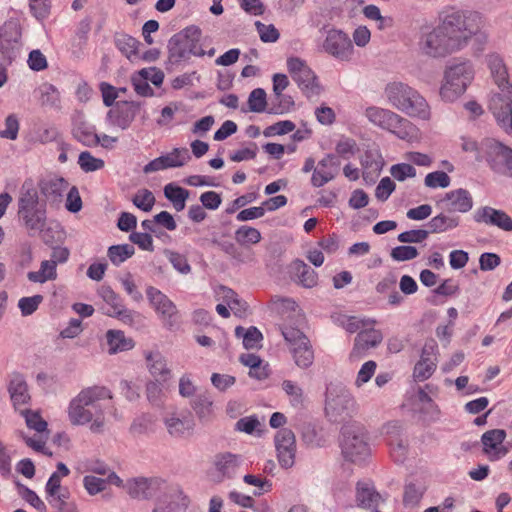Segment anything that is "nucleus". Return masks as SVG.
<instances>
[{
	"label": "nucleus",
	"mask_w": 512,
	"mask_h": 512,
	"mask_svg": "<svg viewBox=\"0 0 512 512\" xmlns=\"http://www.w3.org/2000/svg\"><path fill=\"white\" fill-rule=\"evenodd\" d=\"M489 109L505 130H512V89L494 94L490 99Z\"/></svg>",
	"instance_id": "nucleus-16"
},
{
	"label": "nucleus",
	"mask_w": 512,
	"mask_h": 512,
	"mask_svg": "<svg viewBox=\"0 0 512 512\" xmlns=\"http://www.w3.org/2000/svg\"><path fill=\"white\" fill-rule=\"evenodd\" d=\"M214 465L220 474L217 481L221 482L225 478L232 479L236 476L240 466V459L239 456L230 452L219 453L215 456Z\"/></svg>",
	"instance_id": "nucleus-28"
},
{
	"label": "nucleus",
	"mask_w": 512,
	"mask_h": 512,
	"mask_svg": "<svg viewBox=\"0 0 512 512\" xmlns=\"http://www.w3.org/2000/svg\"><path fill=\"white\" fill-rule=\"evenodd\" d=\"M355 498L357 505L364 509H375L384 501L370 481L357 482Z\"/></svg>",
	"instance_id": "nucleus-26"
},
{
	"label": "nucleus",
	"mask_w": 512,
	"mask_h": 512,
	"mask_svg": "<svg viewBox=\"0 0 512 512\" xmlns=\"http://www.w3.org/2000/svg\"><path fill=\"white\" fill-rule=\"evenodd\" d=\"M72 135L85 147H97L100 143L95 126L84 120L82 115L73 119Z\"/></svg>",
	"instance_id": "nucleus-24"
},
{
	"label": "nucleus",
	"mask_w": 512,
	"mask_h": 512,
	"mask_svg": "<svg viewBox=\"0 0 512 512\" xmlns=\"http://www.w3.org/2000/svg\"><path fill=\"white\" fill-rule=\"evenodd\" d=\"M293 271L299 279V283L305 288H313L318 283V274L308 264L300 259H296L293 264Z\"/></svg>",
	"instance_id": "nucleus-34"
},
{
	"label": "nucleus",
	"mask_w": 512,
	"mask_h": 512,
	"mask_svg": "<svg viewBox=\"0 0 512 512\" xmlns=\"http://www.w3.org/2000/svg\"><path fill=\"white\" fill-rule=\"evenodd\" d=\"M275 447L282 468H291L295 463L296 441L292 430L280 429L275 436Z\"/></svg>",
	"instance_id": "nucleus-15"
},
{
	"label": "nucleus",
	"mask_w": 512,
	"mask_h": 512,
	"mask_svg": "<svg viewBox=\"0 0 512 512\" xmlns=\"http://www.w3.org/2000/svg\"><path fill=\"white\" fill-rule=\"evenodd\" d=\"M437 205L447 212L466 213L471 210L473 200L468 190L459 188L450 191L437 202Z\"/></svg>",
	"instance_id": "nucleus-21"
},
{
	"label": "nucleus",
	"mask_w": 512,
	"mask_h": 512,
	"mask_svg": "<svg viewBox=\"0 0 512 512\" xmlns=\"http://www.w3.org/2000/svg\"><path fill=\"white\" fill-rule=\"evenodd\" d=\"M146 294L151 305L154 307L156 312L160 314L164 326L172 329L176 324L175 316L177 314V308L175 304L155 287H148Z\"/></svg>",
	"instance_id": "nucleus-14"
},
{
	"label": "nucleus",
	"mask_w": 512,
	"mask_h": 512,
	"mask_svg": "<svg viewBox=\"0 0 512 512\" xmlns=\"http://www.w3.org/2000/svg\"><path fill=\"white\" fill-rule=\"evenodd\" d=\"M390 173L396 180L405 181L416 176V169L410 164L399 163L391 166Z\"/></svg>",
	"instance_id": "nucleus-57"
},
{
	"label": "nucleus",
	"mask_w": 512,
	"mask_h": 512,
	"mask_svg": "<svg viewBox=\"0 0 512 512\" xmlns=\"http://www.w3.org/2000/svg\"><path fill=\"white\" fill-rule=\"evenodd\" d=\"M140 111V104L135 102H121L111 108L106 120L109 125L116 126L122 130H126L134 121L136 115Z\"/></svg>",
	"instance_id": "nucleus-19"
},
{
	"label": "nucleus",
	"mask_w": 512,
	"mask_h": 512,
	"mask_svg": "<svg viewBox=\"0 0 512 512\" xmlns=\"http://www.w3.org/2000/svg\"><path fill=\"white\" fill-rule=\"evenodd\" d=\"M429 231L424 229H414L402 232L397 239L402 243H421L427 239Z\"/></svg>",
	"instance_id": "nucleus-63"
},
{
	"label": "nucleus",
	"mask_w": 512,
	"mask_h": 512,
	"mask_svg": "<svg viewBox=\"0 0 512 512\" xmlns=\"http://www.w3.org/2000/svg\"><path fill=\"white\" fill-rule=\"evenodd\" d=\"M99 296L109 305L106 311H118L124 307L122 300L118 294H116L111 287L102 286L98 290Z\"/></svg>",
	"instance_id": "nucleus-50"
},
{
	"label": "nucleus",
	"mask_w": 512,
	"mask_h": 512,
	"mask_svg": "<svg viewBox=\"0 0 512 512\" xmlns=\"http://www.w3.org/2000/svg\"><path fill=\"white\" fill-rule=\"evenodd\" d=\"M339 444L343 458L353 464L361 465L371 456L368 433L359 423L341 428Z\"/></svg>",
	"instance_id": "nucleus-5"
},
{
	"label": "nucleus",
	"mask_w": 512,
	"mask_h": 512,
	"mask_svg": "<svg viewBox=\"0 0 512 512\" xmlns=\"http://www.w3.org/2000/svg\"><path fill=\"white\" fill-rule=\"evenodd\" d=\"M391 456L397 463H403L407 455V444L402 439L390 438Z\"/></svg>",
	"instance_id": "nucleus-60"
},
{
	"label": "nucleus",
	"mask_w": 512,
	"mask_h": 512,
	"mask_svg": "<svg viewBox=\"0 0 512 512\" xmlns=\"http://www.w3.org/2000/svg\"><path fill=\"white\" fill-rule=\"evenodd\" d=\"M165 425L170 435L174 437H182L192 429V421L189 419H180L171 416L165 419Z\"/></svg>",
	"instance_id": "nucleus-42"
},
{
	"label": "nucleus",
	"mask_w": 512,
	"mask_h": 512,
	"mask_svg": "<svg viewBox=\"0 0 512 512\" xmlns=\"http://www.w3.org/2000/svg\"><path fill=\"white\" fill-rule=\"evenodd\" d=\"M438 346L434 340L427 341L420 356V360L415 364L413 376L417 381L428 379L436 369V352Z\"/></svg>",
	"instance_id": "nucleus-20"
},
{
	"label": "nucleus",
	"mask_w": 512,
	"mask_h": 512,
	"mask_svg": "<svg viewBox=\"0 0 512 512\" xmlns=\"http://www.w3.org/2000/svg\"><path fill=\"white\" fill-rule=\"evenodd\" d=\"M191 156L187 148H174L170 153L153 159L143 168L144 173H152L168 168L182 167Z\"/></svg>",
	"instance_id": "nucleus-18"
},
{
	"label": "nucleus",
	"mask_w": 512,
	"mask_h": 512,
	"mask_svg": "<svg viewBox=\"0 0 512 512\" xmlns=\"http://www.w3.org/2000/svg\"><path fill=\"white\" fill-rule=\"evenodd\" d=\"M56 268L55 261L44 260L41 262L38 271H30L27 273V278L31 282L41 284L46 281L55 280L57 278Z\"/></svg>",
	"instance_id": "nucleus-36"
},
{
	"label": "nucleus",
	"mask_w": 512,
	"mask_h": 512,
	"mask_svg": "<svg viewBox=\"0 0 512 512\" xmlns=\"http://www.w3.org/2000/svg\"><path fill=\"white\" fill-rule=\"evenodd\" d=\"M459 225L458 217H449L441 213L433 217L429 223V233H442Z\"/></svg>",
	"instance_id": "nucleus-39"
},
{
	"label": "nucleus",
	"mask_w": 512,
	"mask_h": 512,
	"mask_svg": "<svg viewBox=\"0 0 512 512\" xmlns=\"http://www.w3.org/2000/svg\"><path fill=\"white\" fill-rule=\"evenodd\" d=\"M133 204L144 212L152 210L155 204V197L148 189H140L132 198Z\"/></svg>",
	"instance_id": "nucleus-49"
},
{
	"label": "nucleus",
	"mask_w": 512,
	"mask_h": 512,
	"mask_svg": "<svg viewBox=\"0 0 512 512\" xmlns=\"http://www.w3.org/2000/svg\"><path fill=\"white\" fill-rule=\"evenodd\" d=\"M191 407L202 423L211 422L215 418L213 399L208 393L197 395L191 401Z\"/></svg>",
	"instance_id": "nucleus-30"
},
{
	"label": "nucleus",
	"mask_w": 512,
	"mask_h": 512,
	"mask_svg": "<svg viewBox=\"0 0 512 512\" xmlns=\"http://www.w3.org/2000/svg\"><path fill=\"white\" fill-rule=\"evenodd\" d=\"M474 78V68L470 60L454 58L448 62L444 72V83L440 95L452 102L461 96Z\"/></svg>",
	"instance_id": "nucleus-6"
},
{
	"label": "nucleus",
	"mask_w": 512,
	"mask_h": 512,
	"mask_svg": "<svg viewBox=\"0 0 512 512\" xmlns=\"http://www.w3.org/2000/svg\"><path fill=\"white\" fill-rule=\"evenodd\" d=\"M261 238L258 229L247 225L240 226L235 231V240L240 245L257 244L261 241Z\"/></svg>",
	"instance_id": "nucleus-43"
},
{
	"label": "nucleus",
	"mask_w": 512,
	"mask_h": 512,
	"mask_svg": "<svg viewBox=\"0 0 512 512\" xmlns=\"http://www.w3.org/2000/svg\"><path fill=\"white\" fill-rule=\"evenodd\" d=\"M22 32L15 21H7L0 27V68L10 65L17 57Z\"/></svg>",
	"instance_id": "nucleus-10"
},
{
	"label": "nucleus",
	"mask_w": 512,
	"mask_h": 512,
	"mask_svg": "<svg viewBox=\"0 0 512 512\" xmlns=\"http://www.w3.org/2000/svg\"><path fill=\"white\" fill-rule=\"evenodd\" d=\"M292 79L298 84L299 88L308 98H312L320 94L321 87L317 82V77L309 67L302 70Z\"/></svg>",
	"instance_id": "nucleus-32"
},
{
	"label": "nucleus",
	"mask_w": 512,
	"mask_h": 512,
	"mask_svg": "<svg viewBox=\"0 0 512 512\" xmlns=\"http://www.w3.org/2000/svg\"><path fill=\"white\" fill-rule=\"evenodd\" d=\"M384 94L388 103L397 110L423 120L430 118L427 101L409 85L396 81L388 83Z\"/></svg>",
	"instance_id": "nucleus-3"
},
{
	"label": "nucleus",
	"mask_w": 512,
	"mask_h": 512,
	"mask_svg": "<svg viewBox=\"0 0 512 512\" xmlns=\"http://www.w3.org/2000/svg\"><path fill=\"white\" fill-rule=\"evenodd\" d=\"M451 178L444 171H435L428 173L424 179V183L429 188H446L450 185Z\"/></svg>",
	"instance_id": "nucleus-52"
},
{
	"label": "nucleus",
	"mask_w": 512,
	"mask_h": 512,
	"mask_svg": "<svg viewBox=\"0 0 512 512\" xmlns=\"http://www.w3.org/2000/svg\"><path fill=\"white\" fill-rule=\"evenodd\" d=\"M341 162L334 154L325 155L316 165L311 177V185L316 188L323 187L334 180L340 172Z\"/></svg>",
	"instance_id": "nucleus-17"
},
{
	"label": "nucleus",
	"mask_w": 512,
	"mask_h": 512,
	"mask_svg": "<svg viewBox=\"0 0 512 512\" xmlns=\"http://www.w3.org/2000/svg\"><path fill=\"white\" fill-rule=\"evenodd\" d=\"M485 159L496 172L508 173L512 177V149L493 139H483Z\"/></svg>",
	"instance_id": "nucleus-11"
},
{
	"label": "nucleus",
	"mask_w": 512,
	"mask_h": 512,
	"mask_svg": "<svg viewBox=\"0 0 512 512\" xmlns=\"http://www.w3.org/2000/svg\"><path fill=\"white\" fill-rule=\"evenodd\" d=\"M357 413V403L342 383H329L325 392V414L331 422L342 423Z\"/></svg>",
	"instance_id": "nucleus-7"
},
{
	"label": "nucleus",
	"mask_w": 512,
	"mask_h": 512,
	"mask_svg": "<svg viewBox=\"0 0 512 512\" xmlns=\"http://www.w3.org/2000/svg\"><path fill=\"white\" fill-rule=\"evenodd\" d=\"M489 67L495 83L502 92L512 89V86L509 85L507 69L502 59L498 57L491 58L489 61Z\"/></svg>",
	"instance_id": "nucleus-37"
},
{
	"label": "nucleus",
	"mask_w": 512,
	"mask_h": 512,
	"mask_svg": "<svg viewBox=\"0 0 512 512\" xmlns=\"http://www.w3.org/2000/svg\"><path fill=\"white\" fill-rule=\"evenodd\" d=\"M41 104L45 107L59 108L60 94L52 84H44L41 88Z\"/></svg>",
	"instance_id": "nucleus-46"
},
{
	"label": "nucleus",
	"mask_w": 512,
	"mask_h": 512,
	"mask_svg": "<svg viewBox=\"0 0 512 512\" xmlns=\"http://www.w3.org/2000/svg\"><path fill=\"white\" fill-rule=\"evenodd\" d=\"M129 240L136 244L140 249L152 252L154 250L153 238L147 232H132L129 235Z\"/></svg>",
	"instance_id": "nucleus-62"
},
{
	"label": "nucleus",
	"mask_w": 512,
	"mask_h": 512,
	"mask_svg": "<svg viewBox=\"0 0 512 512\" xmlns=\"http://www.w3.org/2000/svg\"><path fill=\"white\" fill-rule=\"evenodd\" d=\"M39 188L47 201L58 203L68 188V182L62 177L50 176L40 181Z\"/></svg>",
	"instance_id": "nucleus-27"
},
{
	"label": "nucleus",
	"mask_w": 512,
	"mask_h": 512,
	"mask_svg": "<svg viewBox=\"0 0 512 512\" xmlns=\"http://www.w3.org/2000/svg\"><path fill=\"white\" fill-rule=\"evenodd\" d=\"M260 39L265 43H273L279 39V32L273 24H263L260 21L255 23Z\"/></svg>",
	"instance_id": "nucleus-56"
},
{
	"label": "nucleus",
	"mask_w": 512,
	"mask_h": 512,
	"mask_svg": "<svg viewBox=\"0 0 512 512\" xmlns=\"http://www.w3.org/2000/svg\"><path fill=\"white\" fill-rule=\"evenodd\" d=\"M134 253L135 248L131 244L112 245L107 252L110 261L116 266L132 257Z\"/></svg>",
	"instance_id": "nucleus-41"
},
{
	"label": "nucleus",
	"mask_w": 512,
	"mask_h": 512,
	"mask_svg": "<svg viewBox=\"0 0 512 512\" xmlns=\"http://www.w3.org/2000/svg\"><path fill=\"white\" fill-rule=\"evenodd\" d=\"M107 344L109 346V354L127 351L134 347V342L131 338H126L124 333L120 330H109L106 333Z\"/></svg>",
	"instance_id": "nucleus-35"
},
{
	"label": "nucleus",
	"mask_w": 512,
	"mask_h": 512,
	"mask_svg": "<svg viewBox=\"0 0 512 512\" xmlns=\"http://www.w3.org/2000/svg\"><path fill=\"white\" fill-rule=\"evenodd\" d=\"M145 360L150 374L156 379L166 382L171 375L164 356L159 351L145 352Z\"/></svg>",
	"instance_id": "nucleus-29"
},
{
	"label": "nucleus",
	"mask_w": 512,
	"mask_h": 512,
	"mask_svg": "<svg viewBox=\"0 0 512 512\" xmlns=\"http://www.w3.org/2000/svg\"><path fill=\"white\" fill-rule=\"evenodd\" d=\"M390 255L393 260L403 262L416 258L419 252L414 246H397L391 250Z\"/></svg>",
	"instance_id": "nucleus-58"
},
{
	"label": "nucleus",
	"mask_w": 512,
	"mask_h": 512,
	"mask_svg": "<svg viewBox=\"0 0 512 512\" xmlns=\"http://www.w3.org/2000/svg\"><path fill=\"white\" fill-rule=\"evenodd\" d=\"M78 164L84 172H94L104 167L102 159L94 157L89 151H83L79 154Z\"/></svg>",
	"instance_id": "nucleus-47"
},
{
	"label": "nucleus",
	"mask_w": 512,
	"mask_h": 512,
	"mask_svg": "<svg viewBox=\"0 0 512 512\" xmlns=\"http://www.w3.org/2000/svg\"><path fill=\"white\" fill-rule=\"evenodd\" d=\"M115 45L127 58H130L132 55L137 54L138 47L141 44L134 37L122 34L115 38Z\"/></svg>",
	"instance_id": "nucleus-44"
},
{
	"label": "nucleus",
	"mask_w": 512,
	"mask_h": 512,
	"mask_svg": "<svg viewBox=\"0 0 512 512\" xmlns=\"http://www.w3.org/2000/svg\"><path fill=\"white\" fill-rule=\"evenodd\" d=\"M235 336L243 339V345L246 349H254L260 345L263 339L262 333L254 326L245 329L242 326L235 328Z\"/></svg>",
	"instance_id": "nucleus-38"
},
{
	"label": "nucleus",
	"mask_w": 512,
	"mask_h": 512,
	"mask_svg": "<svg viewBox=\"0 0 512 512\" xmlns=\"http://www.w3.org/2000/svg\"><path fill=\"white\" fill-rule=\"evenodd\" d=\"M505 438L506 432L503 429L489 430L482 435L483 449L490 460H498L508 453V448L502 445Z\"/></svg>",
	"instance_id": "nucleus-22"
},
{
	"label": "nucleus",
	"mask_w": 512,
	"mask_h": 512,
	"mask_svg": "<svg viewBox=\"0 0 512 512\" xmlns=\"http://www.w3.org/2000/svg\"><path fill=\"white\" fill-rule=\"evenodd\" d=\"M289 351L294 363L301 369L309 368L314 362V351L309 339L295 347L289 348Z\"/></svg>",
	"instance_id": "nucleus-33"
},
{
	"label": "nucleus",
	"mask_w": 512,
	"mask_h": 512,
	"mask_svg": "<svg viewBox=\"0 0 512 512\" xmlns=\"http://www.w3.org/2000/svg\"><path fill=\"white\" fill-rule=\"evenodd\" d=\"M282 389L289 398L290 404L295 408H302L305 403L303 389L291 380L282 382Z\"/></svg>",
	"instance_id": "nucleus-40"
},
{
	"label": "nucleus",
	"mask_w": 512,
	"mask_h": 512,
	"mask_svg": "<svg viewBox=\"0 0 512 512\" xmlns=\"http://www.w3.org/2000/svg\"><path fill=\"white\" fill-rule=\"evenodd\" d=\"M425 489L417 487L414 483H409L405 486L403 503L406 506H416L424 495Z\"/></svg>",
	"instance_id": "nucleus-51"
},
{
	"label": "nucleus",
	"mask_w": 512,
	"mask_h": 512,
	"mask_svg": "<svg viewBox=\"0 0 512 512\" xmlns=\"http://www.w3.org/2000/svg\"><path fill=\"white\" fill-rule=\"evenodd\" d=\"M365 116L372 124L389 131L399 139L408 140L415 135V126L408 119L389 109L376 106L368 107Z\"/></svg>",
	"instance_id": "nucleus-9"
},
{
	"label": "nucleus",
	"mask_w": 512,
	"mask_h": 512,
	"mask_svg": "<svg viewBox=\"0 0 512 512\" xmlns=\"http://www.w3.org/2000/svg\"><path fill=\"white\" fill-rule=\"evenodd\" d=\"M201 30L197 26H189L174 34L168 41V63L176 65L190 57H203L206 52L201 48L199 42Z\"/></svg>",
	"instance_id": "nucleus-8"
},
{
	"label": "nucleus",
	"mask_w": 512,
	"mask_h": 512,
	"mask_svg": "<svg viewBox=\"0 0 512 512\" xmlns=\"http://www.w3.org/2000/svg\"><path fill=\"white\" fill-rule=\"evenodd\" d=\"M42 301L43 296L40 294L31 297H22L18 302V307L23 316H29L38 309Z\"/></svg>",
	"instance_id": "nucleus-53"
},
{
	"label": "nucleus",
	"mask_w": 512,
	"mask_h": 512,
	"mask_svg": "<svg viewBox=\"0 0 512 512\" xmlns=\"http://www.w3.org/2000/svg\"><path fill=\"white\" fill-rule=\"evenodd\" d=\"M474 220L496 226L504 231H512V218L506 212L489 206L478 209L474 214Z\"/></svg>",
	"instance_id": "nucleus-23"
},
{
	"label": "nucleus",
	"mask_w": 512,
	"mask_h": 512,
	"mask_svg": "<svg viewBox=\"0 0 512 512\" xmlns=\"http://www.w3.org/2000/svg\"><path fill=\"white\" fill-rule=\"evenodd\" d=\"M22 414L24 415L26 424L30 429H33L38 433H43L47 430V422L39 415L38 412L25 410Z\"/></svg>",
	"instance_id": "nucleus-55"
},
{
	"label": "nucleus",
	"mask_w": 512,
	"mask_h": 512,
	"mask_svg": "<svg viewBox=\"0 0 512 512\" xmlns=\"http://www.w3.org/2000/svg\"><path fill=\"white\" fill-rule=\"evenodd\" d=\"M164 483L159 477H134L126 481L124 489L133 499L149 500L161 490Z\"/></svg>",
	"instance_id": "nucleus-13"
},
{
	"label": "nucleus",
	"mask_w": 512,
	"mask_h": 512,
	"mask_svg": "<svg viewBox=\"0 0 512 512\" xmlns=\"http://www.w3.org/2000/svg\"><path fill=\"white\" fill-rule=\"evenodd\" d=\"M482 28L480 13L451 8L440 15L436 27L422 32L419 49L428 57L442 58L463 50L474 39L482 50L488 39Z\"/></svg>",
	"instance_id": "nucleus-1"
},
{
	"label": "nucleus",
	"mask_w": 512,
	"mask_h": 512,
	"mask_svg": "<svg viewBox=\"0 0 512 512\" xmlns=\"http://www.w3.org/2000/svg\"><path fill=\"white\" fill-rule=\"evenodd\" d=\"M247 103L251 112H264L267 105L265 90L262 88L252 90L249 94Z\"/></svg>",
	"instance_id": "nucleus-48"
},
{
	"label": "nucleus",
	"mask_w": 512,
	"mask_h": 512,
	"mask_svg": "<svg viewBox=\"0 0 512 512\" xmlns=\"http://www.w3.org/2000/svg\"><path fill=\"white\" fill-rule=\"evenodd\" d=\"M16 486L18 489L19 495L30 505H32L39 512H47L46 504L38 497V495L28 488L27 486L21 484L19 481H16Z\"/></svg>",
	"instance_id": "nucleus-45"
},
{
	"label": "nucleus",
	"mask_w": 512,
	"mask_h": 512,
	"mask_svg": "<svg viewBox=\"0 0 512 512\" xmlns=\"http://www.w3.org/2000/svg\"><path fill=\"white\" fill-rule=\"evenodd\" d=\"M18 216L29 235L41 232L46 225L45 204L40 203L31 180H26L20 188Z\"/></svg>",
	"instance_id": "nucleus-4"
},
{
	"label": "nucleus",
	"mask_w": 512,
	"mask_h": 512,
	"mask_svg": "<svg viewBox=\"0 0 512 512\" xmlns=\"http://www.w3.org/2000/svg\"><path fill=\"white\" fill-rule=\"evenodd\" d=\"M383 336L381 331L374 328L360 331L355 337L354 346L351 350V358H361L366 352L375 348L382 342Z\"/></svg>",
	"instance_id": "nucleus-25"
},
{
	"label": "nucleus",
	"mask_w": 512,
	"mask_h": 512,
	"mask_svg": "<svg viewBox=\"0 0 512 512\" xmlns=\"http://www.w3.org/2000/svg\"><path fill=\"white\" fill-rule=\"evenodd\" d=\"M395 188H396V185L391 180V178L384 177L380 180V182L378 183V185L375 189V197L379 201L385 202L390 197V195L393 193Z\"/></svg>",
	"instance_id": "nucleus-61"
},
{
	"label": "nucleus",
	"mask_w": 512,
	"mask_h": 512,
	"mask_svg": "<svg viewBox=\"0 0 512 512\" xmlns=\"http://www.w3.org/2000/svg\"><path fill=\"white\" fill-rule=\"evenodd\" d=\"M8 391L15 407L25 405L30 400L28 385L23 375L14 374L9 382Z\"/></svg>",
	"instance_id": "nucleus-31"
},
{
	"label": "nucleus",
	"mask_w": 512,
	"mask_h": 512,
	"mask_svg": "<svg viewBox=\"0 0 512 512\" xmlns=\"http://www.w3.org/2000/svg\"><path fill=\"white\" fill-rule=\"evenodd\" d=\"M83 485L89 495H96L106 489L107 481L93 475H86L83 478Z\"/></svg>",
	"instance_id": "nucleus-59"
},
{
	"label": "nucleus",
	"mask_w": 512,
	"mask_h": 512,
	"mask_svg": "<svg viewBox=\"0 0 512 512\" xmlns=\"http://www.w3.org/2000/svg\"><path fill=\"white\" fill-rule=\"evenodd\" d=\"M189 191L174 184L169 183L164 187V195L170 202H176V200L186 201L189 198Z\"/></svg>",
	"instance_id": "nucleus-64"
},
{
	"label": "nucleus",
	"mask_w": 512,
	"mask_h": 512,
	"mask_svg": "<svg viewBox=\"0 0 512 512\" xmlns=\"http://www.w3.org/2000/svg\"><path fill=\"white\" fill-rule=\"evenodd\" d=\"M281 331L289 348L295 347L301 344V342L308 340V337L297 328L284 326Z\"/></svg>",
	"instance_id": "nucleus-54"
},
{
	"label": "nucleus",
	"mask_w": 512,
	"mask_h": 512,
	"mask_svg": "<svg viewBox=\"0 0 512 512\" xmlns=\"http://www.w3.org/2000/svg\"><path fill=\"white\" fill-rule=\"evenodd\" d=\"M353 44L349 36L341 30L327 31L322 50L340 61H349L353 54Z\"/></svg>",
	"instance_id": "nucleus-12"
},
{
	"label": "nucleus",
	"mask_w": 512,
	"mask_h": 512,
	"mask_svg": "<svg viewBox=\"0 0 512 512\" xmlns=\"http://www.w3.org/2000/svg\"><path fill=\"white\" fill-rule=\"evenodd\" d=\"M112 399L109 389L104 386H91L82 389L69 403L68 419L72 425H88L95 434L106 429L105 410Z\"/></svg>",
	"instance_id": "nucleus-2"
}]
</instances>
